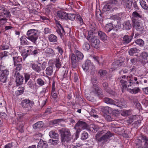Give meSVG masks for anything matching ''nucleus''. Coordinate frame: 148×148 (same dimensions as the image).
I'll list each match as a JSON object with an SVG mask.
<instances>
[{"mask_svg":"<svg viewBox=\"0 0 148 148\" xmlns=\"http://www.w3.org/2000/svg\"><path fill=\"white\" fill-rule=\"evenodd\" d=\"M55 21L57 27L58 29L57 30V32L59 31L60 33L62 34H63L64 32V29L62 27L61 25L59 22L56 19H55Z\"/></svg>","mask_w":148,"mask_h":148,"instance_id":"b1692460","label":"nucleus"},{"mask_svg":"<svg viewBox=\"0 0 148 148\" xmlns=\"http://www.w3.org/2000/svg\"><path fill=\"white\" fill-rule=\"evenodd\" d=\"M27 38L34 44H36L38 37L37 31L34 29L28 30L27 32Z\"/></svg>","mask_w":148,"mask_h":148,"instance_id":"f03ea898","label":"nucleus"},{"mask_svg":"<svg viewBox=\"0 0 148 148\" xmlns=\"http://www.w3.org/2000/svg\"><path fill=\"white\" fill-rule=\"evenodd\" d=\"M130 110H123L121 111V114L123 116H126L130 114Z\"/></svg>","mask_w":148,"mask_h":148,"instance_id":"c03bdc74","label":"nucleus"},{"mask_svg":"<svg viewBox=\"0 0 148 148\" xmlns=\"http://www.w3.org/2000/svg\"><path fill=\"white\" fill-rule=\"evenodd\" d=\"M99 73L101 76H104L106 73V71L105 70H101L99 71Z\"/></svg>","mask_w":148,"mask_h":148,"instance_id":"3c124183","label":"nucleus"},{"mask_svg":"<svg viewBox=\"0 0 148 148\" xmlns=\"http://www.w3.org/2000/svg\"><path fill=\"white\" fill-rule=\"evenodd\" d=\"M30 78V76L27 74L25 75V82H26Z\"/></svg>","mask_w":148,"mask_h":148,"instance_id":"338daca9","label":"nucleus"},{"mask_svg":"<svg viewBox=\"0 0 148 148\" xmlns=\"http://www.w3.org/2000/svg\"><path fill=\"white\" fill-rule=\"evenodd\" d=\"M121 62H120L118 60L116 61L112 64L110 70L111 71H113L116 69L119 66H121Z\"/></svg>","mask_w":148,"mask_h":148,"instance_id":"2eb2a0df","label":"nucleus"},{"mask_svg":"<svg viewBox=\"0 0 148 148\" xmlns=\"http://www.w3.org/2000/svg\"><path fill=\"white\" fill-rule=\"evenodd\" d=\"M142 139L145 142V146L146 147V148H148V140L147 139L146 137L145 136H142ZM138 148H141L139 147Z\"/></svg>","mask_w":148,"mask_h":148,"instance_id":"37998d69","label":"nucleus"},{"mask_svg":"<svg viewBox=\"0 0 148 148\" xmlns=\"http://www.w3.org/2000/svg\"><path fill=\"white\" fill-rule=\"evenodd\" d=\"M13 58L15 66L16 65L17 63L20 62L22 61V58L20 56H13Z\"/></svg>","mask_w":148,"mask_h":148,"instance_id":"2f4dec72","label":"nucleus"},{"mask_svg":"<svg viewBox=\"0 0 148 148\" xmlns=\"http://www.w3.org/2000/svg\"><path fill=\"white\" fill-rule=\"evenodd\" d=\"M75 17V15L74 14H67V19H68L71 21L74 20Z\"/></svg>","mask_w":148,"mask_h":148,"instance_id":"79ce46f5","label":"nucleus"},{"mask_svg":"<svg viewBox=\"0 0 148 148\" xmlns=\"http://www.w3.org/2000/svg\"><path fill=\"white\" fill-rule=\"evenodd\" d=\"M105 117L106 119L108 121H113L110 115H106V116H105Z\"/></svg>","mask_w":148,"mask_h":148,"instance_id":"4d7b16f0","label":"nucleus"},{"mask_svg":"<svg viewBox=\"0 0 148 148\" xmlns=\"http://www.w3.org/2000/svg\"><path fill=\"white\" fill-rule=\"evenodd\" d=\"M48 64L50 65H53L55 64L56 68H59L61 66V62L59 59L50 60L48 62Z\"/></svg>","mask_w":148,"mask_h":148,"instance_id":"ddd939ff","label":"nucleus"},{"mask_svg":"<svg viewBox=\"0 0 148 148\" xmlns=\"http://www.w3.org/2000/svg\"><path fill=\"white\" fill-rule=\"evenodd\" d=\"M77 127H80L83 129H85L87 128V125L84 122L79 121L76 124L75 127H74V129H76Z\"/></svg>","mask_w":148,"mask_h":148,"instance_id":"f3484780","label":"nucleus"},{"mask_svg":"<svg viewBox=\"0 0 148 148\" xmlns=\"http://www.w3.org/2000/svg\"><path fill=\"white\" fill-rule=\"evenodd\" d=\"M93 66L90 61L89 60H87L82 65V67L84 70L86 71L87 70L90 69Z\"/></svg>","mask_w":148,"mask_h":148,"instance_id":"4468645a","label":"nucleus"},{"mask_svg":"<svg viewBox=\"0 0 148 148\" xmlns=\"http://www.w3.org/2000/svg\"><path fill=\"white\" fill-rule=\"evenodd\" d=\"M23 114L22 113H19L17 114V119L18 120L19 119H21L23 116Z\"/></svg>","mask_w":148,"mask_h":148,"instance_id":"69168bd1","label":"nucleus"},{"mask_svg":"<svg viewBox=\"0 0 148 148\" xmlns=\"http://www.w3.org/2000/svg\"><path fill=\"white\" fill-rule=\"evenodd\" d=\"M132 36H128L125 35L123 38V41L124 43H127L130 42L132 39Z\"/></svg>","mask_w":148,"mask_h":148,"instance_id":"c85d7f7f","label":"nucleus"},{"mask_svg":"<svg viewBox=\"0 0 148 148\" xmlns=\"http://www.w3.org/2000/svg\"><path fill=\"white\" fill-rule=\"evenodd\" d=\"M47 66V62L46 61H44L42 64L41 66L42 69L44 70Z\"/></svg>","mask_w":148,"mask_h":148,"instance_id":"603ef678","label":"nucleus"},{"mask_svg":"<svg viewBox=\"0 0 148 148\" xmlns=\"http://www.w3.org/2000/svg\"><path fill=\"white\" fill-rule=\"evenodd\" d=\"M83 49L85 51H88L90 48V46L89 44L85 42L83 45Z\"/></svg>","mask_w":148,"mask_h":148,"instance_id":"ea45409f","label":"nucleus"},{"mask_svg":"<svg viewBox=\"0 0 148 148\" xmlns=\"http://www.w3.org/2000/svg\"><path fill=\"white\" fill-rule=\"evenodd\" d=\"M132 3V1L130 0L128 1L126 3L125 7L127 10H128L131 8Z\"/></svg>","mask_w":148,"mask_h":148,"instance_id":"e433bc0d","label":"nucleus"},{"mask_svg":"<svg viewBox=\"0 0 148 148\" xmlns=\"http://www.w3.org/2000/svg\"><path fill=\"white\" fill-rule=\"evenodd\" d=\"M12 146V143H9L5 145L3 148H11Z\"/></svg>","mask_w":148,"mask_h":148,"instance_id":"13d9d810","label":"nucleus"},{"mask_svg":"<svg viewBox=\"0 0 148 148\" xmlns=\"http://www.w3.org/2000/svg\"><path fill=\"white\" fill-rule=\"evenodd\" d=\"M112 23H109L106 25L105 28L106 31L109 32L112 29Z\"/></svg>","mask_w":148,"mask_h":148,"instance_id":"58836bf2","label":"nucleus"},{"mask_svg":"<svg viewBox=\"0 0 148 148\" xmlns=\"http://www.w3.org/2000/svg\"><path fill=\"white\" fill-rule=\"evenodd\" d=\"M47 142L42 140H40L38 145V148H47Z\"/></svg>","mask_w":148,"mask_h":148,"instance_id":"5701e85b","label":"nucleus"},{"mask_svg":"<svg viewBox=\"0 0 148 148\" xmlns=\"http://www.w3.org/2000/svg\"><path fill=\"white\" fill-rule=\"evenodd\" d=\"M91 43L92 46L96 49L99 47L100 41L97 37L94 36L91 38Z\"/></svg>","mask_w":148,"mask_h":148,"instance_id":"9b49d317","label":"nucleus"},{"mask_svg":"<svg viewBox=\"0 0 148 148\" xmlns=\"http://www.w3.org/2000/svg\"><path fill=\"white\" fill-rule=\"evenodd\" d=\"M51 65L48 67L46 70V74L48 75H51L53 73V67Z\"/></svg>","mask_w":148,"mask_h":148,"instance_id":"7c9ffc66","label":"nucleus"},{"mask_svg":"<svg viewBox=\"0 0 148 148\" xmlns=\"http://www.w3.org/2000/svg\"><path fill=\"white\" fill-rule=\"evenodd\" d=\"M19 49L21 55L23 56V58L25 59L28 56L29 50H26L24 48H20Z\"/></svg>","mask_w":148,"mask_h":148,"instance_id":"412c9836","label":"nucleus"},{"mask_svg":"<svg viewBox=\"0 0 148 148\" xmlns=\"http://www.w3.org/2000/svg\"><path fill=\"white\" fill-rule=\"evenodd\" d=\"M122 77L123 78H127V80L129 81L130 84L129 85H127V88H129L130 86L135 85V84H138V82L137 81V78L136 77H134L133 78L131 75L127 76H123Z\"/></svg>","mask_w":148,"mask_h":148,"instance_id":"423d86ee","label":"nucleus"},{"mask_svg":"<svg viewBox=\"0 0 148 148\" xmlns=\"http://www.w3.org/2000/svg\"><path fill=\"white\" fill-rule=\"evenodd\" d=\"M104 101L105 103L107 104L116 105V106L119 107H125L127 106L126 104V103L124 101L123 102H119L116 104H115L112 99L108 98H105Z\"/></svg>","mask_w":148,"mask_h":148,"instance_id":"20e7f679","label":"nucleus"},{"mask_svg":"<svg viewBox=\"0 0 148 148\" xmlns=\"http://www.w3.org/2000/svg\"><path fill=\"white\" fill-rule=\"evenodd\" d=\"M121 84L122 86V91L123 92L124 90H127L130 93L136 94L140 92V89L138 87L135 88L133 89H131L127 87V82L123 80L120 81Z\"/></svg>","mask_w":148,"mask_h":148,"instance_id":"7ed1b4c3","label":"nucleus"},{"mask_svg":"<svg viewBox=\"0 0 148 148\" xmlns=\"http://www.w3.org/2000/svg\"><path fill=\"white\" fill-rule=\"evenodd\" d=\"M59 140H56L50 139L49 140V143L53 145H56L59 143Z\"/></svg>","mask_w":148,"mask_h":148,"instance_id":"de8ad7c7","label":"nucleus"},{"mask_svg":"<svg viewBox=\"0 0 148 148\" xmlns=\"http://www.w3.org/2000/svg\"><path fill=\"white\" fill-rule=\"evenodd\" d=\"M132 16V19L133 22V21H136L135 20L136 18H138L141 17L140 15L136 12H134L133 13Z\"/></svg>","mask_w":148,"mask_h":148,"instance_id":"4c0bfd02","label":"nucleus"},{"mask_svg":"<svg viewBox=\"0 0 148 148\" xmlns=\"http://www.w3.org/2000/svg\"><path fill=\"white\" fill-rule=\"evenodd\" d=\"M21 64H18L16 65V72H18V71H19L21 69Z\"/></svg>","mask_w":148,"mask_h":148,"instance_id":"5fc2aeb1","label":"nucleus"},{"mask_svg":"<svg viewBox=\"0 0 148 148\" xmlns=\"http://www.w3.org/2000/svg\"><path fill=\"white\" fill-rule=\"evenodd\" d=\"M133 26L137 31L143 33L145 31L144 27L142 23L139 21H133Z\"/></svg>","mask_w":148,"mask_h":148,"instance_id":"39448f33","label":"nucleus"},{"mask_svg":"<svg viewBox=\"0 0 148 148\" xmlns=\"http://www.w3.org/2000/svg\"><path fill=\"white\" fill-rule=\"evenodd\" d=\"M20 40L21 45H25L27 44V41L26 39V37L25 36H23L20 38Z\"/></svg>","mask_w":148,"mask_h":148,"instance_id":"c9c22d12","label":"nucleus"},{"mask_svg":"<svg viewBox=\"0 0 148 148\" xmlns=\"http://www.w3.org/2000/svg\"><path fill=\"white\" fill-rule=\"evenodd\" d=\"M135 143L137 145H141L142 141L140 139H138L136 140Z\"/></svg>","mask_w":148,"mask_h":148,"instance_id":"052dcab7","label":"nucleus"},{"mask_svg":"<svg viewBox=\"0 0 148 148\" xmlns=\"http://www.w3.org/2000/svg\"><path fill=\"white\" fill-rule=\"evenodd\" d=\"M112 135L110 132H108L105 135L101 137V138L99 139V135L98 133L96 136V138L99 141H101L102 140L105 141L111 137Z\"/></svg>","mask_w":148,"mask_h":148,"instance_id":"9d476101","label":"nucleus"},{"mask_svg":"<svg viewBox=\"0 0 148 148\" xmlns=\"http://www.w3.org/2000/svg\"><path fill=\"white\" fill-rule=\"evenodd\" d=\"M140 50L136 48H133L130 49L128 51L129 54L130 56H132L135 53H138Z\"/></svg>","mask_w":148,"mask_h":148,"instance_id":"cd10ccee","label":"nucleus"},{"mask_svg":"<svg viewBox=\"0 0 148 148\" xmlns=\"http://www.w3.org/2000/svg\"><path fill=\"white\" fill-rule=\"evenodd\" d=\"M75 53L76 56L77 60V61L82 60L84 57V56L83 53L77 50H75Z\"/></svg>","mask_w":148,"mask_h":148,"instance_id":"aec40b11","label":"nucleus"},{"mask_svg":"<svg viewBox=\"0 0 148 148\" xmlns=\"http://www.w3.org/2000/svg\"><path fill=\"white\" fill-rule=\"evenodd\" d=\"M70 57L73 67V68L77 66V60L75 55L73 53H72L70 55Z\"/></svg>","mask_w":148,"mask_h":148,"instance_id":"4be33fe9","label":"nucleus"},{"mask_svg":"<svg viewBox=\"0 0 148 148\" xmlns=\"http://www.w3.org/2000/svg\"><path fill=\"white\" fill-rule=\"evenodd\" d=\"M57 16L61 19H67V13L62 11H58L57 13Z\"/></svg>","mask_w":148,"mask_h":148,"instance_id":"6ab92c4d","label":"nucleus"},{"mask_svg":"<svg viewBox=\"0 0 148 148\" xmlns=\"http://www.w3.org/2000/svg\"><path fill=\"white\" fill-rule=\"evenodd\" d=\"M88 137V134L87 132H84L81 135V139L83 140L86 139Z\"/></svg>","mask_w":148,"mask_h":148,"instance_id":"49530a36","label":"nucleus"},{"mask_svg":"<svg viewBox=\"0 0 148 148\" xmlns=\"http://www.w3.org/2000/svg\"><path fill=\"white\" fill-rule=\"evenodd\" d=\"M51 31L50 29L48 28H45V33L47 34L51 33Z\"/></svg>","mask_w":148,"mask_h":148,"instance_id":"bf43d9fd","label":"nucleus"},{"mask_svg":"<svg viewBox=\"0 0 148 148\" xmlns=\"http://www.w3.org/2000/svg\"><path fill=\"white\" fill-rule=\"evenodd\" d=\"M135 42L140 46H143L144 44V41L141 39H138L135 41Z\"/></svg>","mask_w":148,"mask_h":148,"instance_id":"a19ab883","label":"nucleus"},{"mask_svg":"<svg viewBox=\"0 0 148 148\" xmlns=\"http://www.w3.org/2000/svg\"><path fill=\"white\" fill-rule=\"evenodd\" d=\"M62 142H68L71 139L70 132L68 129H62L60 130Z\"/></svg>","mask_w":148,"mask_h":148,"instance_id":"f257e3e1","label":"nucleus"},{"mask_svg":"<svg viewBox=\"0 0 148 148\" xmlns=\"http://www.w3.org/2000/svg\"><path fill=\"white\" fill-rule=\"evenodd\" d=\"M30 66L32 69L38 73H39L41 71V69L40 66H38L37 62H31L30 63Z\"/></svg>","mask_w":148,"mask_h":148,"instance_id":"dca6fc26","label":"nucleus"},{"mask_svg":"<svg viewBox=\"0 0 148 148\" xmlns=\"http://www.w3.org/2000/svg\"><path fill=\"white\" fill-rule=\"evenodd\" d=\"M57 49H58L59 53L61 55H62L63 53V51L62 49L60 47H58L57 48Z\"/></svg>","mask_w":148,"mask_h":148,"instance_id":"0e129e2a","label":"nucleus"},{"mask_svg":"<svg viewBox=\"0 0 148 148\" xmlns=\"http://www.w3.org/2000/svg\"><path fill=\"white\" fill-rule=\"evenodd\" d=\"M21 104L23 108H25L27 110H31L34 103L29 100L25 99L22 101Z\"/></svg>","mask_w":148,"mask_h":148,"instance_id":"0eeeda50","label":"nucleus"},{"mask_svg":"<svg viewBox=\"0 0 148 148\" xmlns=\"http://www.w3.org/2000/svg\"><path fill=\"white\" fill-rule=\"evenodd\" d=\"M95 30V28H92L91 30H90L88 32L89 38H90L91 37V36L93 35Z\"/></svg>","mask_w":148,"mask_h":148,"instance_id":"864d4df0","label":"nucleus"},{"mask_svg":"<svg viewBox=\"0 0 148 148\" xmlns=\"http://www.w3.org/2000/svg\"><path fill=\"white\" fill-rule=\"evenodd\" d=\"M131 27V26L129 21L125 22L123 24V28L124 29L129 30Z\"/></svg>","mask_w":148,"mask_h":148,"instance_id":"72a5a7b5","label":"nucleus"},{"mask_svg":"<svg viewBox=\"0 0 148 148\" xmlns=\"http://www.w3.org/2000/svg\"><path fill=\"white\" fill-rule=\"evenodd\" d=\"M139 3L142 7L145 10H147L148 8L146 2L144 0H140Z\"/></svg>","mask_w":148,"mask_h":148,"instance_id":"f704fd0d","label":"nucleus"},{"mask_svg":"<svg viewBox=\"0 0 148 148\" xmlns=\"http://www.w3.org/2000/svg\"><path fill=\"white\" fill-rule=\"evenodd\" d=\"M29 48V49L28 50H29V54L35 55L38 53V50L36 48L32 46H30Z\"/></svg>","mask_w":148,"mask_h":148,"instance_id":"bb28decb","label":"nucleus"},{"mask_svg":"<svg viewBox=\"0 0 148 148\" xmlns=\"http://www.w3.org/2000/svg\"><path fill=\"white\" fill-rule=\"evenodd\" d=\"M44 123L42 121L38 122L33 125V127L34 129L40 128L43 127Z\"/></svg>","mask_w":148,"mask_h":148,"instance_id":"a878e982","label":"nucleus"},{"mask_svg":"<svg viewBox=\"0 0 148 148\" xmlns=\"http://www.w3.org/2000/svg\"><path fill=\"white\" fill-rule=\"evenodd\" d=\"M92 84L93 85V86L92 88V92L95 93L99 95V93L100 92V90L99 89L98 85L97 83V80L96 79H92Z\"/></svg>","mask_w":148,"mask_h":148,"instance_id":"1a4fd4ad","label":"nucleus"},{"mask_svg":"<svg viewBox=\"0 0 148 148\" xmlns=\"http://www.w3.org/2000/svg\"><path fill=\"white\" fill-rule=\"evenodd\" d=\"M44 51L46 55L48 56H53L55 54L53 50L52 49L49 48L45 49Z\"/></svg>","mask_w":148,"mask_h":148,"instance_id":"a211bd4d","label":"nucleus"},{"mask_svg":"<svg viewBox=\"0 0 148 148\" xmlns=\"http://www.w3.org/2000/svg\"><path fill=\"white\" fill-rule=\"evenodd\" d=\"M49 135L51 138H58L59 137L58 134L53 131L49 132Z\"/></svg>","mask_w":148,"mask_h":148,"instance_id":"c756f323","label":"nucleus"},{"mask_svg":"<svg viewBox=\"0 0 148 148\" xmlns=\"http://www.w3.org/2000/svg\"><path fill=\"white\" fill-rule=\"evenodd\" d=\"M48 39L51 42H55L57 41V38L56 36L51 34L48 36Z\"/></svg>","mask_w":148,"mask_h":148,"instance_id":"473e14b6","label":"nucleus"},{"mask_svg":"<svg viewBox=\"0 0 148 148\" xmlns=\"http://www.w3.org/2000/svg\"><path fill=\"white\" fill-rule=\"evenodd\" d=\"M9 74V71L7 70H4L1 72L0 75V81L2 83H5L6 82L7 76Z\"/></svg>","mask_w":148,"mask_h":148,"instance_id":"6e6552de","label":"nucleus"},{"mask_svg":"<svg viewBox=\"0 0 148 148\" xmlns=\"http://www.w3.org/2000/svg\"><path fill=\"white\" fill-rule=\"evenodd\" d=\"M15 75L16 77V82L17 86L22 84L23 82V78L18 72H16L15 73Z\"/></svg>","mask_w":148,"mask_h":148,"instance_id":"f8f14e48","label":"nucleus"},{"mask_svg":"<svg viewBox=\"0 0 148 148\" xmlns=\"http://www.w3.org/2000/svg\"><path fill=\"white\" fill-rule=\"evenodd\" d=\"M37 84L40 86H42L44 84V81L41 79H38L37 80Z\"/></svg>","mask_w":148,"mask_h":148,"instance_id":"09e8293b","label":"nucleus"},{"mask_svg":"<svg viewBox=\"0 0 148 148\" xmlns=\"http://www.w3.org/2000/svg\"><path fill=\"white\" fill-rule=\"evenodd\" d=\"M77 18L79 21L80 22V24L82 25L83 23L82 18H81L80 16H78Z\"/></svg>","mask_w":148,"mask_h":148,"instance_id":"e2e57ef3","label":"nucleus"},{"mask_svg":"<svg viewBox=\"0 0 148 148\" xmlns=\"http://www.w3.org/2000/svg\"><path fill=\"white\" fill-rule=\"evenodd\" d=\"M7 19L5 18H3L0 19V25H2L4 24L6 22Z\"/></svg>","mask_w":148,"mask_h":148,"instance_id":"8fccbe9b","label":"nucleus"},{"mask_svg":"<svg viewBox=\"0 0 148 148\" xmlns=\"http://www.w3.org/2000/svg\"><path fill=\"white\" fill-rule=\"evenodd\" d=\"M140 56L143 60H146L148 57V54L146 52H143L142 53Z\"/></svg>","mask_w":148,"mask_h":148,"instance_id":"a18cd8bd","label":"nucleus"},{"mask_svg":"<svg viewBox=\"0 0 148 148\" xmlns=\"http://www.w3.org/2000/svg\"><path fill=\"white\" fill-rule=\"evenodd\" d=\"M11 55L12 56H13V57L17 56V52L14 51L13 50H12V53H11Z\"/></svg>","mask_w":148,"mask_h":148,"instance_id":"680f3d73","label":"nucleus"},{"mask_svg":"<svg viewBox=\"0 0 148 148\" xmlns=\"http://www.w3.org/2000/svg\"><path fill=\"white\" fill-rule=\"evenodd\" d=\"M7 116V115L6 113L3 112H1L0 113V117L2 118H5V117Z\"/></svg>","mask_w":148,"mask_h":148,"instance_id":"6e6d98bb","label":"nucleus"},{"mask_svg":"<svg viewBox=\"0 0 148 148\" xmlns=\"http://www.w3.org/2000/svg\"><path fill=\"white\" fill-rule=\"evenodd\" d=\"M62 119H60L55 120L53 121V123L55 124H59L60 122L61 121Z\"/></svg>","mask_w":148,"mask_h":148,"instance_id":"774afa93","label":"nucleus"},{"mask_svg":"<svg viewBox=\"0 0 148 148\" xmlns=\"http://www.w3.org/2000/svg\"><path fill=\"white\" fill-rule=\"evenodd\" d=\"M98 35L100 38L103 41H105L107 40V37L106 34L103 32L99 31Z\"/></svg>","mask_w":148,"mask_h":148,"instance_id":"393cba45","label":"nucleus"}]
</instances>
